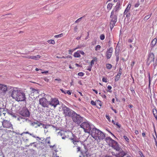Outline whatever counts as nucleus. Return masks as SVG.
<instances>
[{"label": "nucleus", "instance_id": "9b49d317", "mask_svg": "<svg viewBox=\"0 0 157 157\" xmlns=\"http://www.w3.org/2000/svg\"><path fill=\"white\" fill-rule=\"evenodd\" d=\"M2 124L4 128L13 129L12 125L9 121L4 120Z\"/></svg>", "mask_w": 157, "mask_h": 157}, {"label": "nucleus", "instance_id": "4be33fe9", "mask_svg": "<svg viewBox=\"0 0 157 157\" xmlns=\"http://www.w3.org/2000/svg\"><path fill=\"white\" fill-rule=\"evenodd\" d=\"M153 113L154 117L157 121V111L156 109L155 108L153 109Z\"/></svg>", "mask_w": 157, "mask_h": 157}, {"label": "nucleus", "instance_id": "423d86ee", "mask_svg": "<svg viewBox=\"0 0 157 157\" xmlns=\"http://www.w3.org/2000/svg\"><path fill=\"white\" fill-rule=\"evenodd\" d=\"M62 112L63 114L66 118L71 117L75 112L65 105L62 106Z\"/></svg>", "mask_w": 157, "mask_h": 157}, {"label": "nucleus", "instance_id": "9d476101", "mask_svg": "<svg viewBox=\"0 0 157 157\" xmlns=\"http://www.w3.org/2000/svg\"><path fill=\"white\" fill-rule=\"evenodd\" d=\"M59 104V101L57 98H51V100L49 101V105L53 106L54 108Z\"/></svg>", "mask_w": 157, "mask_h": 157}, {"label": "nucleus", "instance_id": "c85d7f7f", "mask_svg": "<svg viewBox=\"0 0 157 157\" xmlns=\"http://www.w3.org/2000/svg\"><path fill=\"white\" fill-rule=\"evenodd\" d=\"M63 36V33H61L60 34H59V35H56L55 36H54V37L55 38H59V37H62Z\"/></svg>", "mask_w": 157, "mask_h": 157}, {"label": "nucleus", "instance_id": "473e14b6", "mask_svg": "<svg viewBox=\"0 0 157 157\" xmlns=\"http://www.w3.org/2000/svg\"><path fill=\"white\" fill-rule=\"evenodd\" d=\"M105 36L104 34H101L100 35V38L101 40H103L104 39Z\"/></svg>", "mask_w": 157, "mask_h": 157}, {"label": "nucleus", "instance_id": "49530a36", "mask_svg": "<svg viewBox=\"0 0 157 157\" xmlns=\"http://www.w3.org/2000/svg\"><path fill=\"white\" fill-rule=\"evenodd\" d=\"M140 5V4L139 2H138L137 3H136L135 5V7H137L139 6Z\"/></svg>", "mask_w": 157, "mask_h": 157}, {"label": "nucleus", "instance_id": "5701e85b", "mask_svg": "<svg viewBox=\"0 0 157 157\" xmlns=\"http://www.w3.org/2000/svg\"><path fill=\"white\" fill-rule=\"evenodd\" d=\"M97 60V58L96 57H95V58H94V59H92L91 61L90 62V66H91L92 67V66H93L94 65V62L96 61Z\"/></svg>", "mask_w": 157, "mask_h": 157}, {"label": "nucleus", "instance_id": "bf43d9fd", "mask_svg": "<svg viewBox=\"0 0 157 157\" xmlns=\"http://www.w3.org/2000/svg\"><path fill=\"white\" fill-rule=\"evenodd\" d=\"M44 80L48 82L49 81V79L47 78H44Z\"/></svg>", "mask_w": 157, "mask_h": 157}, {"label": "nucleus", "instance_id": "5fc2aeb1", "mask_svg": "<svg viewBox=\"0 0 157 157\" xmlns=\"http://www.w3.org/2000/svg\"><path fill=\"white\" fill-rule=\"evenodd\" d=\"M66 93L69 95H70L71 94V92H70L69 90H67Z\"/></svg>", "mask_w": 157, "mask_h": 157}, {"label": "nucleus", "instance_id": "052dcab7", "mask_svg": "<svg viewBox=\"0 0 157 157\" xmlns=\"http://www.w3.org/2000/svg\"><path fill=\"white\" fill-rule=\"evenodd\" d=\"M77 152L80 151V147H78L77 148Z\"/></svg>", "mask_w": 157, "mask_h": 157}, {"label": "nucleus", "instance_id": "72a5a7b5", "mask_svg": "<svg viewBox=\"0 0 157 157\" xmlns=\"http://www.w3.org/2000/svg\"><path fill=\"white\" fill-rule=\"evenodd\" d=\"M82 17H81L79 18L76 21H75V23H78L79 22L81 19H82Z\"/></svg>", "mask_w": 157, "mask_h": 157}, {"label": "nucleus", "instance_id": "c9c22d12", "mask_svg": "<svg viewBox=\"0 0 157 157\" xmlns=\"http://www.w3.org/2000/svg\"><path fill=\"white\" fill-rule=\"evenodd\" d=\"M42 125H43V127L44 128H47L49 126L51 125H44V124H42Z\"/></svg>", "mask_w": 157, "mask_h": 157}, {"label": "nucleus", "instance_id": "6e6d98bb", "mask_svg": "<svg viewBox=\"0 0 157 157\" xmlns=\"http://www.w3.org/2000/svg\"><path fill=\"white\" fill-rule=\"evenodd\" d=\"M135 64V62L134 61H133L132 62L131 64V66L132 67L133 66H134Z\"/></svg>", "mask_w": 157, "mask_h": 157}, {"label": "nucleus", "instance_id": "69168bd1", "mask_svg": "<svg viewBox=\"0 0 157 157\" xmlns=\"http://www.w3.org/2000/svg\"><path fill=\"white\" fill-rule=\"evenodd\" d=\"M112 123H113V124L114 125H115L116 124V123L117 122H116L114 120H113L112 121Z\"/></svg>", "mask_w": 157, "mask_h": 157}, {"label": "nucleus", "instance_id": "2f4dec72", "mask_svg": "<svg viewBox=\"0 0 157 157\" xmlns=\"http://www.w3.org/2000/svg\"><path fill=\"white\" fill-rule=\"evenodd\" d=\"M34 56V60H37L40 58V56L39 55H37L36 56Z\"/></svg>", "mask_w": 157, "mask_h": 157}, {"label": "nucleus", "instance_id": "ddd939ff", "mask_svg": "<svg viewBox=\"0 0 157 157\" xmlns=\"http://www.w3.org/2000/svg\"><path fill=\"white\" fill-rule=\"evenodd\" d=\"M131 6V5L130 4H128L124 13V15H126V17L127 18L129 17L131 15L130 8Z\"/></svg>", "mask_w": 157, "mask_h": 157}, {"label": "nucleus", "instance_id": "f3484780", "mask_svg": "<svg viewBox=\"0 0 157 157\" xmlns=\"http://www.w3.org/2000/svg\"><path fill=\"white\" fill-rule=\"evenodd\" d=\"M120 5L119 3L117 2L116 5L113 9L112 12L118 14L119 9L120 7Z\"/></svg>", "mask_w": 157, "mask_h": 157}, {"label": "nucleus", "instance_id": "de8ad7c7", "mask_svg": "<svg viewBox=\"0 0 157 157\" xmlns=\"http://www.w3.org/2000/svg\"><path fill=\"white\" fill-rule=\"evenodd\" d=\"M105 117H106V118L108 120V121H110V119L109 116H108V115H106Z\"/></svg>", "mask_w": 157, "mask_h": 157}, {"label": "nucleus", "instance_id": "b1692460", "mask_svg": "<svg viewBox=\"0 0 157 157\" xmlns=\"http://www.w3.org/2000/svg\"><path fill=\"white\" fill-rule=\"evenodd\" d=\"M61 81V80L60 78L55 79L54 80V82L56 84L59 83Z\"/></svg>", "mask_w": 157, "mask_h": 157}, {"label": "nucleus", "instance_id": "79ce46f5", "mask_svg": "<svg viewBox=\"0 0 157 157\" xmlns=\"http://www.w3.org/2000/svg\"><path fill=\"white\" fill-rule=\"evenodd\" d=\"M133 40V38L129 39L128 40V42L129 43H132Z\"/></svg>", "mask_w": 157, "mask_h": 157}, {"label": "nucleus", "instance_id": "37998d69", "mask_svg": "<svg viewBox=\"0 0 157 157\" xmlns=\"http://www.w3.org/2000/svg\"><path fill=\"white\" fill-rule=\"evenodd\" d=\"M90 103L92 105H96V103L93 100L91 101Z\"/></svg>", "mask_w": 157, "mask_h": 157}, {"label": "nucleus", "instance_id": "2eb2a0df", "mask_svg": "<svg viewBox=\"0 0 157 157\" xmlns=\"http://www.w3.org/2000/svg\"><path fill=\"white\" fill-rule=\"evenodd\" d=\"M113 48H110L108 49L106 53V56L107 59H109L113 53Z\"/></svg>", "mask_w": 157, "mask_h": 157}, {"label": "nucleus", "instance_id": "c03bdc74", "mask_svg": "<svg viewBox=\"0 0 157 157\" xmlns=\"http://www.w3.org/2000/svg\"><path fill=\"white\" fill-rule=\"evenodd\" d=\"M34 56H29L28 57V58L29 59H34Z\"/></svg>", "mask_w": 157, "mask_h": 157}, {"label": "nucleus", "instance_id": "3c124183", "mask_svg": "<svg viewBox=\"0 0 157 157\" xmlns=\"http://www.w3.org/2000/svg\"><path fill=\"white\" fill-rule=\"evenodd\" d=\"M157 64V62L156 61H155V62L153 63V66L154 67H156Z\"/></svg>", "mask_w": 157, "mask_h": 157}, {"label": "nucleus", "instance_id": "6ab92c4d", "mask_svg": "<svg viewBox=\"0 0 157 157\" xmlns=\"http://www.w3.org/2000/svg\"><path fill=\"white\" fill-rule=\"evenodd\" d=\"M121 74V71H119L118 72L117 75L115 77V81H117L118 80H119V79L120 78Z\"/></svg>", "mask_w": 157, "mask_h": 157}, {"label": "nucleus", "instance_id": "dca6fc26", "mask_svg": "<svg viewBox=\"0 0 157 157\" xmlns=\"http://www.w3.org/2000/svg\"><path fill=\"white\" fill-rule=\"evenodd\" d=\"M7 89V85L0 84V93H5Z\"/></svg>", "mask_w": 157, "mask_h": 157}, {"label": "nucleus", "instance_id": "393cba45", "mask_svg": "<svg viewBox=\"0 0 157 157\" xmlns=\"http://www.w3.org/2000/svg\"><path fill=\"white\" fill-rule=\"evenodd\" d=\"M112 3H110L108 4L107 6V8L109 10H110L112 7Z\"/></svg>", "mask_w": 157, "mask_h": 157}, {"label": "nucleus", "instance_id": "f03ea898", "mask_svg": "<svg viewBox=\"0 0 157 157\" xmlns=\"http://www.w3.org/2000/svg\"><path fill=\"white\" fill-rule=\"evenodd\" d=\"M67 133V132H66L63 130H61L57 133V135L61 136L62 138L64 140L67 138H68L71 141V142L74 144L73 147H75L77 144V143L78 142L75 138V136L71 132H68L67 135H66Z\"/></svg>", "mask_w": 157, "mask_h": 157}, {"label": "nucleus", "instance_id": "7c9ffc66", "mask_svg": "<svg viewBox=\"0 0 157 157\" xmlns=\"http://www.w3.org/2000/svg\"><path fill=\"white\" fill-rule=\"evenodd\" d=\"M101 48V47L100 45H97L95 47V51H98V50H99Z\"/></svg>", "mask_w": 157, "mask_h": 157}, {"label": "nucleus", "instance_id": "a211bd4d", "mask_svg": "<svg viewBox=\"0 0 157 157\" xmlns=\"http://www.w3.org/2000/svg\"><path fill=\"white\" fill-rule=\"evenodd\" d=\"M42 124L40 123L38 121H34L32 123V125L36 128L40 127Z\"/></svg>", "mask_w": 157, "mask_h": 157}, {"label": "nucleus", "instance_id": "412c9836", "mask_svg": "<svg viewBox=\"0 0 157 157\" xmlns=\"http://www.w3.org/2000/svg\"><path fill=\"white\" fill-rule=\"evenodd\" d=\"M157 40L156 38H154L151 43V45L152 47H154L156 44Z\"/></svg>", "mask_w": 157, "mask_h": 157}, {"label": "nucleus", "instance_id": "20e7f679", "mask_svg": "<svg viewBox=\"0 0 157 157\" xmlns=\"http://www.w3.org/2000/svg\"><path fill=\"white\" fill-rule=\"evenodd\" d=\"M90 134L93 138L98 142H100L101 140H103L105 137L104 134L95 127L92 130Z\"/></svg>", "mask_w": 157, "mask_h": 157}, {"label": "nucleus", "instance_id": "39448f33", "mask_svg": "<svg viewBox=\"0 0 157 157\" xmlns=\"http://www.w3.org/2000/svg\"><path fill=\"white\" fill-rule=\"evenodd\" d=\"M81 128H82L86 133L90 134L91 132L95 127L93 124H91L88 121H85L80 124Z\"/></svg>", "mask_w": 157, "mask_h": 157}, {"label": "nucleus", "instance_id": "338daca9", "mask_svg": "<svg viewBox=\"0 0 157 157\" xmlns=\"http://www.w3.org/2000/svg\"><path fill=\"white\" fill-rule=\"evenodd\" d=\"M128 107H129V108H131L133 107V106L132 105H128Z\"/></svg>", "mask_w": 157, "mask_h": 157}, {"label": "nucleus", "instance_id": "58836bf2", "mask_svg": "<svg viewBox=\"0 0 157 157\" xmlns=\"http://www.w3.org/2000/svg\"><path fill=\"white\" fill-rule=\"evenodd\" d=\"M116 61L117 62L119 60V56L118 54H116Z\"/></svg>", "mask_w": 157, "mask_h": 157}, {"label": "nucleus", "instance_id": "603ef678", "mask_svg": "<svg viewBox=\"0 0 157 157\" xmlns=\"http://www.w3.org/2000/svg\"><path fill=\"white\" fill-rule=\"evenodd\" d=\"M41 72L42 74H46L48 73V71H42Z\"/></svg>", "mask_w": 157, "mask_h": 157}, {"label": "nucleus", "instance_id": "09e8293b", "mask_svg": "<svg viewBox=\"0 0 157 157\" xmlns=\"http://www.w3.org/2000/svg\"><path fill=\"white\" fill-rule=\"evenodd\" d=\"M91 68H92V66L90 65L89 67L87 69L89 71H91Z\"/></svg>", "mask_w": 157, "mask_h": 157}, {"label": "nucleus", "instance_id": "a18cd8bd", "mask_svg": "<svg viewBox=\"0 0 157 157\" xmlns=\"http://www.w3.org/2000/svg\"><path fill=\"white\" fill-rule=\"evenodd\" d=\"M115 125L117 126V127L118 128H119L121 127V125L119 124L117 122L116 123Z\"/></svg>", "mask_w": 157, "mask_h": 157}, {"label": "nucleus", "instance_id": "f8f14e48", "mask_svg": "<svg viewBox=\"0 0 157 157\" xmlns=\"http://www.w3.org/2000/svg\"><path fill=\"white\" fill-rule=\"evenodd\" d=\"M154 54L151 52H150L148 55V57L147 62V64L149 65L151 62L154 61L155 59Z\"/></svg>", "mask_w": 157, "mask_h": 157}, {"label": "nucleus", "instance_id": "4468645a", "mask_svg": "<svg viewBox=\"0 0 157 157\" xmlns=\"http://www.w3.org/2000/svg\"><path fill=\"white\" fill-rule=\"evenodd\" d=\"M20 114L22 116L25 117H29L30 115L29 111L26 109L22 110L20 112Z\"/></svg>", "mask_w": 157, "mask_h": 157}, {"label": "nucleus", "instance_id": "bb28decb", "mask_svg": "<svg viewBox=\"0 0 157 157\" xmlns=\"http://www.w3.org/2000/svg\"><path fill=\"white\" fill-rule=\"evenodd\" d=\"M112 67V65L111 64L109 63L107 64H106V67L108 69H110Z\"/></svg>", "mask_w": 157, "mask_h": 157}, {"label": "nucleus", "instance_id": "f257e3e1", "mask_svg": "<svg viewBox=\"0 0 157 157\" xmlns=\"http://www.w3.org/2000/svg\"><path fill=\"white\" fill-rule=\"evenodd\" d=\"M105 140L109 146L112 147L114 149L117 151L119 156L118 157H123L127 154L126 152L124 151L122 148L119 147L117 143L109 137H107L105 139Z\"/></svg>", "mask_w": 157, "mask_h": 157}, {"label": "nucleus", "instance_id": "1a4fd4ad", "mask_svg": "<svg viewBox=\"0 0 157 157\" xmlns=\"http://www.w3.org/2000/svg\"><path fill=\"white\" fill-rule=\"evenodd\" d=\"M39 104L43 107L48 108L49 101L45 98H43L39 99Z\"/></svg>", "mask_w": 157, "mask_h": 157}, {"label": "nucleus", "instance_id": "e2e57ef3", "mask_svg": "<svg viewBox=\"0 0 157 157\" xmlns=\"http://www.w3.org/2000/svg\"><path fill=\"white\" fill-rule=\"evenodd\" d=\"M60 90L61 91L62 93H64V94H66V92L64 91L62 89H60Z\"/></svg>", "mask_w": 157, "mask_h": 157}, {"label": "nucleus", "instance_id": "7ed1b4c3", "mask_svg": "<svg viewBox=\"0 0 157 157\" xmlns=\"http://www.w3.org/2000/svg\"><path fill=\"white\" fill-rule=\"evenodd\" d=\"M11 97L17 101H23L26 99L25 94L22 90L16 88L13 90Z\"/></svg>", "mask_w": 157, "mask_h": 157}, {"label": "nucleus", "instance_id": "0e129e2a", "mask_svg": "<svg viewBox=\"0 0 157 157\" xmlns=\"http://www.w3.org/2000/svg\"><path fill=\"white\" fill-rule=\"evenodd\" d=\"M93 91H94L96 94H98V92L97 91L95 90H94V89H93Z\"/></svg>", "mask_w": 157, "mask_h": 157}, {"label": "nucleus", "instance_id": "4d7b16f0", "mask_svg": "<svg viewBox=\"0 0 157 157\" xmlns=\"http://www.w3.org/2000/svg\"><path fill=\"white\" fill-rule=\"evenodd\" d=\"M101 96L103 98H106V96L105 94H103L101 95Z\"/></svg>", "mask_w": 157, "mask_h": 157}, {"label": "nucleus", "instance_id": "f704fd0d", "mask_svg": "<svg viewBox=\"0 0 157 157\" xmlns=\"http://www.w3.org/2000/svg\"><path fill=\"white\" fill-rule=\"evenodd\" d=\"M112 154L113 155L116 157H118V156H119V155H118V154H115L114 152H112Z\"/></svg>", "mask_w": 157, "mask_h": 157}, {"label": "nucleus", "instance_id": "4c0bfd02", "mask_svg": "<svg viewBox=\"0 0 157 157\" xmlns=\"http://www.w3.org/2000/svg\"><path fill=\"white\" fill-rule=\"evenodd\" d=\"M84 75V73L82 72H80L78 73V75L80 76H82Z\"/></svg>", "mask_w": 157, "mask_h": 157}, {"label": "nucleus", "instance_id": "a878e982", "mask_svg": "<svg viewBox=\"0 0 157 157\" xmlns=\"http://www.w3.org/2000/svg\"><path fill=\"white\" fill-rule=\"evenodd\" d=\"M50 44H54L55 43L54 40H48L47 41Z\"/></svg>", "mask_w": 157, "mask_h": 157}, {"label": "nucleus", "instance_id": "0eeeda50", "mask_svg": "<svg viewBox=\"0 0 157 157\" xmlns=\"http://www.w3.org/2000/svg\"><path fill=\"white\" fill-rule=\"evenodd\" d=\"M118 14L111 12L110 16V27L111 30H112L117 21Z\"/></svg>", "mask_w": 157, "mask_h": 157}, {"label": "nucleus", "instance_id": "13d9d810", "mask_svg": "<svg viewBox=\"0 0 157 157\" xmlns=\"http://www.w3.org/2000/svg\"><path fill=\"white\" fill-rule=\"evenodd\" d=\"M107 88H108V89L109 90H110L112 89V87L110 86H108Z\"/></svg>", "mask_w": 157, "mask_h": 157}, {"label": "nucleus", "instance_id": "680f3d73", "mask_svg": "<svg viewBox=\"0 0 157 157\" xmlns=\"http://www.w3.org/2000/svg\"><path fill=\"white\" fill-rule=\"evenodd\" d=\"M135 133L136 135H137L139 133L138 131L137 130H135Z\"/></svg>", "mask_w": 157, "mask_h": 157}, {"label": "nucleus", "instance_id": "a19ab883", "mask_svg": "<svg viewBox=\"0 0 157 157\" xmlns=\"http://www.w3.org/2000/svg\"><path fill=\"white\" fill-rule=\"evenodd\" d=\"M102 80L103 82H107V78H105V77H103L102 78Z\"/></svg>", "mask_w": 157, "mask_h": 157}, {"label": "nucleus", "instance_id": "aec40b11", "mask_svg": "<svg viewBox=\"0 0 157 157\" xmlns=\"http://www.w3.org/2000/svg\"><path fill=\"white\" fill-rule=\"evenodd\" d=\"M74 56L75 57L78 58L80 57V55L79 53V51H78L75 52L74 54Z\"/></svg>", "mask_w": 157, "mask_h": 157}, {"label": "nucleus", "instance_id": "864d4df0", "mask_svg": "<svg viewBox=\"0 0 157 157\" xmlns=\"http://www.w3.org/2000/svg\"><path fill=\"white\" fill-rule=\"evenodd\" d=\"M111 109H112V110H113V111L114 112V113H117V111H116L115 109H113V107H112L111 108Z\"/></svg>", "mask_w": 157, "mask_h": 157}, {"label": "nucleus", "instance_id": "6e6552de", "mask_svg": "<svg viewBox=\"0 0 157 157\" xmlns=\"http://www.w3.org/2000/svg\"><path fill=\"white\" fill-rule=\"evenodd\" d=\"M71 117L73 121L77 124L79 125L81 122L83 121V118L75 112L74 113Z\"/></svg>", "mask_w": 157, "mask_h": 157}, {"label": "nucleus", "instance_id": "774afa93", "mask_svg": "<svg viewBox=\"0 0 157 157\" xmlns=\"http://www.w3.org/2000/svg\"><path fill=\"white\" fill-rule=\"evenodd\" d=\"M145 135V134L144 132H143L142 133V136L144 137Z\"/></svg>", "mask_w": 157, "mask_h": 157}, {"label": "nucleus", "instance_id": "ea45409f", "mask_svg": "<svg viewBox=\"0 0 157 157\" xmlns=\"http://www.w3.org/2000/svg\"><path fill=\"white\" fill-rule=\"evenodd\" d=\"M124 139L125 140H126L128 142H129V140L127 136H124Z\"/></svg>", "mask_w": 157, "mask_h": 157}, {"label": "nucleus", "instance_id": "c756f323", "mask_svg": "<svg viewBox=\"0 0 157 157\" xmlns=\"http://www.w3.org/2000/svg\"><path fill=\"white\" fill-rule=\"evenodd\" d=\"M50 137H47L46 140H45V142L46 143H47L48 144H50Z\"/></svg>", "mask_w": 157, "mask_h": 157}, {"label": "nucleus", "instance_id": "cd10ccee", "mask_svg": "<svg viewBox=\"0 0 157 157\" xmlns=\"http://www.w3.org/2000/svg\"><path fill=\"white\" fill-rule=\"evenodd\" d=\"M151 16V14L150 15H148L146 16L144 18V20L145 21H147L149 19Z\"/></svg>", "mask_w": 157, "mask_h": 157}, {"label": "nucleus", "instance_id": "e433bc0d", "mask_svg": "<svg viewBox=\"0 0 157 157\" xmlns=\"http://www.w3.org/2000/svg\"><path fill=\"white\" fill-rule=\"evenodd\" d=\"M30 135L32 136L33 137L35 138H38V139H40L39 137L36 136H35L33 133L30 134Z\"/></svg>", "mask_w": 157, "mask_h": 157}, {"label": "nucleus", "instance_id": "8fccbe9b", "mask_svg": "<svg viewBox=\"0 0 157 157\" xmlns=\"http://www.w3.org/2000/svg\"><path fill=\"white\" fill-rule=\"evenodd\" d=\"M79 53L80 54H81L82 55H84L85 54L84 52L83 51H79Z\"/></svg>", "mask_w": 157, "mask_h": 157}]
</instances>
